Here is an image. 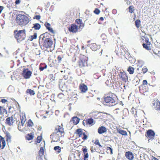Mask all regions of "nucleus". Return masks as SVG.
<instances>
[{"label":"nucleus","mask_w":160,"mask_h":160,"mask_svg":"<svg viewBox=\"0 0 160 160\" xmlns=\"http://www.w3.org/2000/svg\"><path fill=\"white\" fill-rule=\"evenodd\" d=\"M116 10H113L112 11V12H116Z\"/></svg>","instance_id":"obj_63"},{"label":"nucleus","mask_w":160,"mask_h":160,"mask_svg":"<svg viewBox=\"0 0 160 160\" xmlns=\"http://www.w3.org/2000/svg\"><path fill=\"white\" fill-rule=\"evenodd\" d=\"M148 83L147 81L146 80H144L142 81V84L141 85H143L145 86V85H147Z\"/></svg>","instance_id":"obj_53"},{"label":"nucleus","mask_w":160,"mask_h":160,"mask_svg":"<svg viewBox=\"0 0 160 160\" xmlns=\"http://www.w3.org/2000/svg\"><path fill=\"white\" fill-rule=\"evenodd\" d=\"M1 142L2 143V149L4 148L6 145V142L4 138L0 136V148L1 147Z\"/></svg>","instance_id":"obj_24"},{"label":"nucleus","mask_w":160,"mask_h":160,"mask_svg":"<svg viewBox=\"0 0 160 160\" xmlns=\"http://www.w3.org/2000/svg\"><path fill=\"white\" fill-rule=\"evenodd\" d=\"M89 157V155L88 154V153H86L83 156V159L84 160H87V158H88Z\"/></svg>","instance_id":"obj_50"},{"label":"nucleus","mask_w":160,"mask_h":160,"mask_svg":"<svg viewBox=\"0 0 160 160\" xmlns=\"http://www.w3.org/2000/svg\"><path fill=\"white\" fill-rule=\"evenodd\" d=\"M119 77L121 80L124 82H126L128 80L127 74L124 72H120L119 75Z\"/></svg>","instance_id":"obj_12"},{"label":"nucleus","mask_w":160,"mask_h":160,"mask_svg":"<svg viewBox=\"0 0 160 160\" xmlns=\"http://www.w3.org/2000/svg\"><path fill=\"white\" fill-rule=\"evenodd\" d=\"M100 12V11L97 8H95L94 11V12L96 14H98Z\"/></svg>","instance_id":"obj_49"},{"label":"nucleus","mask_w":160,"mask_h":160,"mask_svg":"<svg viewBox=\"0 0 160 160\" xmlns=\"http://www.w3.org/2000/svg\"><path fill=\"white\" fill-rule=\"evenodd\" d=\"M39 42L41 47H43L44 49L50 48L53 44L52 40L49 38H46L44 36L42 38H40Z\"/></svg>","instance_id":"obj_2"},{"label":"nucleus","mask_w":160,"mask_h":160,"mask_svg":"<svg viewBox=\"0 0 160 160\" xmlns=\"http://www.w3.org/2000/svg\"><path fill=\"white\" fill-rule=\"evenodd\" d=\"M58 61L55 60L52 61V63L54 64H57L61 62L62 59V57L60 55H59L57 57Z\"/></svg>","instance_id":"obj_27"},{"label":"nucleus","mask_w":160,"mask_h":160,"mask_svg":"<svg viewBox=\"0 0 160 160\" xmlns=\"http://www.w3.org/2000/svg\"><path fill=\"white\" fill-rule=\"evenodd\" d=\"M32 72L28 70V68L24 69L22 72V75L25 79L29 78L31 76Z\"/></svg>","instance_id":"obj_10"},{"label":"nucleus","mask_w":160,"mask_h":160,"mask_svg":"<svg viewBox=\"0 0 160 160\" xmlns=\"http://www.w3.org/2000/svg\"><path fill=\"white\" fill-rule=\"evenodd\" d=\"M27 123V126L28 127H32L33 125V123L31 119L28 120Z\"/></svg>","instance_id":"obj_43"},{"label":"nucleus","mask_w":160,"mask_h":160,"mask_svg":"<svg viewBox=\"0 0 160 160\" xmlns=\"http://www.w3.org/2000/svg\"><path fill=\"white\" fill-rule=\"evenodd\" d=\"M134 117H137V114H135V115H134Z\"/></svg>","instance_id":"obj_64"},{"label":"nucleus","mask_w":160,"mask_h":160,"mask_svg":"<svg viewBox=\"0 0 160 160\" xmlns=\"http://www.w3.org/2000/svg\"><path fill=\"white\" fill-rule=\"evenodd\" d=\"M148 70V69L146 68L143 67L142 69V71L143 73H145Z\"/></svg>","instance_id":"obj_51"},{"label":"nucleus","mask_w":160,"mask_h":160,"mask_svg":"<svg viewBox=\"0 0 160 160\" xmlns=\"http://www.w3.org/2000/svg\"><path fill=\"white\" fill-rule=\"evenodd\" d=\"M139 90L141 93H143L148 90L147 87L143 85H141L139 87Z\"/></svg>","instance_id":"obj_20"},{"label":"nucleus","mask_w":160,"mask_h":160,"mask_svg":"<svg viewBox=\"0 0 160 160\" xmlns=\"http://www.w3.org/2000/svg\"><path fill=\"white\" fill-rule=\"evenodd\" d=\"M115 52L119 56H125L126 53H128L126 49L123 46H121L119 48H118V49H116Z\"/></svg>","instance_id":"obj_8"},{"label":"nucleus","mask_w":160,"mask_h":160,"mask_svg":"<svg viewBox=\"0 0 160 160\" xmlns=\"http://www.w3.org/2000/svg\"><path fill=\"white\" fill-rule=\"evenodd\" d=\"M134 7L133 6L131 5L129 6L128 7V11L130 13H132L134 12Z\"/></svg>","instance_id":"obj_38"},{"label":"nucleus","mask_w":160,"mask_h":160,"mask_svg":"<svg viewBox=\"0 0 160 160\" xmlns=\"http://www.w3.org/2000/svg\"><path fill=\"white\" fill-rule=\"evenodd\" d=\"M94 143L96 145H98L99 147V148L102 147L101 145L100 144V143L99 142V140H96L95 141Z\"/></svg>","instance_id":"obj_45"},{"label":"nucleus","mask_w":160,"mask_h":160,"mask_svg":"<svg viewBox=\"0 0 160 160\" xmlns=\"http://www.w3.org/2000/svg\"><path fill=\"white\" fill-rule=\"evenodd\" d=\"M21 2V1L20 0H16L15 2V3L16 4H19Z\"/></svg>","instance_id":"obj_55"},{"label":"nucleus","mask_w":160,"mask_h":160,"mask_svg":"<svg viewBox=\"0 0 160 160\" xmlns=\"http://www.w3.org/2000/svg\"><path fill=\"white\" fill-rule=\"evenodd\" d=\"M80 119L77 117H74L72 118V121L74 125L77 124L79 122Z\"/></svg>","instance_id":"obj_26"},{"label":"nucleus","mask_w":160,"mask_h":160,"mask_svg":"<svg viewBox=\"0 0 160 160\" xmlns=\"http://www.w3.org/2000/svg\"><path fill=\"white\" fill-rule=\"evenodd\" d=\"M91 48L93 51H96L98 49V46L96 44L93 43L91 45Z\"/></svg>","instance_id":"obj_31"},{"label":"nucleus","mask_w":160,"mask_h":160,"mask_svg":"<svg viewBox=\"0 0 160 160\" xmlns=\"http://www.w3.org/2000/svg\"><path fill=\"white\" fill-rule=\"evenodd\" d=\"M33 18L34 19H36L38 20H39L41 18V16L39 15H35Z\"/></svg>","instance_id":"obj_48"},{"label":"nucleus","mask_w":160,"mask_h":160,"mask_svg":"<svg viewBox=\"0 0 160 160\" xmlns=\"http://www.w3.org/2000/svg\"><path fill=\"white\" fill-rule=\"evenodd\" d=\"M96 76V74H94V78H95L96 79H98V78H96L95 77Z\"/></svg>","instance_id":"obj_61"},{"label":"nucleus","mask_w":160,"mask_h":160,"mask_svg":"<svg viewBox=\"0 0 160 160\" xmlns=\"http://www.w3.org/2000/svg\"><path fill=\"white\" fill-rule=\"evenodd\" d=\"M125 156L129 160H132L134 156L132 152L130 151H128L125 152Z\"/></svg>","instance_id":"obj_15"},{"label":"nucleus","mask_w":160,"mask_h":160,"mask_svg":"<svg viewBox=\"0 0 160 160\" xmlns=\"http://www.w3.org/2000/svg\"><path fill=\"white\" fill-rule=\"evenodd\" d=\"M83 137L82 138V139L83 140V141L86 140L88 138V136L86 134L85 132L82 135Z\"/></svg>","instance_id":"obj_39"},{"label":"nucleus","mask_w":160,"mask_h":160,"mask_svg":"<svg viewBox=\"0 0 160 160\" xmlns=\"http://www.w3.org/2000/svg\"><path fill=\"white\" fill-rule=\"evenodd\" d=\"M54 149L58 153H60L61 152V148L58 146H55L54 148Z\"/></svg>","instance_id":"obj_34"},{"label":"nucleus","mask_w":160,"mask_h":160,"mask_svg":"<svg viewBox=\"0 0 160 160\" xmlns=\"http://www.w3.org/2000/svg\"><path fill=\"white\" fill-rule=\"evenodd\" d=\"M14 37L16 39L17 42H20L25 40L26 37L25 30L19 31L15 30L14 31Z\"/></svg>","instance_id":"obj_4"},{"label":"nucleus","mask_w":160,"mask_h":160,"mask_svg":"<svg viewBox=\"0 0 160 160\" xmlns=\"http://www.w3.org/2000/svg\"><path fill=\"white\" fill-rule=\"evenodd\" d=\"M64 94L62 93H60L58 95V98L60 99H62L64 98Z\"/></svg>","instance_id":"obj_46"},{"label":"nucleus","mask_w":160,"mask_h":160,"mask_svg":"<svg viewBox=\"0 0 160 160\" xmlns=\"http://www.w3.org/2000/svg\"><path fill=\"white\" fill-rule=\"evenodd\" d=\"M145 136L149 140H153L155 137V133L152 130L149 129L146 133Z\"/></svg>","instance_id":"obj_9"},{"label":"nucleus","mask_w":160,"mask_h":160,"mask_svg":"<svg viewBox=\"0 0 160 160\" xmlns=\"http://www.w3.org/2000/svg\"><path fill=\"white\" fill-rule=\"evenodd\" d=\"M116 130L119 133L124 136L127 135V132L124 130H122L120 127H116Z\"/></svg>","instance_id":"obj_16"},{"label":"nucleus","mask_w":160,"mask_h":160,"mask_svg":"<svg viewBox=\"0 0 160 160\" xmlns=\"http://www.w3.org/2000/svg\"><path fill=\"white\" fill-rule=\"evenodd\" d=\"M17 23L22 26L28 24L29 22L28 17L24 15L19 14L17 15L16 19Z\"/></svg>","instance_id":"obj_3"},{"label":"nucleus","mask_w":160,"mask_h":160,"mask_svg":"<svg viewBox=\"0 0 160 160\" xmlns=\"http://www.w3.org/2000/svg\"><path fill=\"white\" fill-rule=\"evenodd\" d=\"M14 122L13 117L12 116L7 118L6 123L9 126L12 125Z\"/></svg>","instance_id":"obj_19"},{"label":"nucleus","mask_w":160,"mask_h":160,"mask_svg":"<svg viewBox=\"0 0 160 160\" xmlns=\"http://www.w3.org/2000/svg\"><path fill=\"white\" fill-rule=\"evenodd\" d=\"M34 137V134L33 133H28L25 136L26 139L28 141L33 139Z\"/></svg>","instance_id":"obj_23"},{"label":"nucleus","mask_w":160,"mask_h":160,"mask_svg":"<svg viewBox=\"0 0 160 160\" xmlns=\"http://www.w3.org/2000/svg\"><path fill=\"white\" fill-rule=\"evenodd\" d=\"M99 20L101 21H103L104 20L103 18L102 17H101L99 18Z\"/></svg>","instance_id":"obj_58"},{"label":"nucleus","mask_w":160,"mask_h":160,"mask_svg":"<svg viewBox=\"0 0 160 160\" xmlns=\"http://www.w3.org/2000/svg\"><path fill=\"white\" fill-rule=\"evenodd\" d=\"M140 23L141 22L140 20L138 19L137 20L135 21V25L138 28L139 27L140 24Z\"/></svg>","instance_id":"obj_41"},{"label":"nucleus","mask_w":160,"mask_h":160,"mask_svg":"<svg viewBox=\"0 0 160 160\" xmlns=\"http://www.w3.org/2000/svg\"><path fill=\"white\" fill-rule=\"evenodd\" d=\"M79 60L78 62V65L80 68L87 66L88 57L82 54H80Z\"/></svg>","instance_id":"obj_6"},{"label":"nucleus","mask_w":160,"mask_h":160,"mask_svg":"<svg viewBox=\"0 0 160 160\" xmlns=\"http://www.w3.org/2000/svg\"><path fill=\"white\" fill-rule=\"evenodd\" d=\"M79 89L82 93L85 92L88 90L87 86L84 83H81L79 84Z\"/></svg>","instance_id":"obj_13"},{"label":"nucleus","mask_w":160,"mask_h":160,"mask_svg":"<svg viewBox=\"0 0 160 160\" xmlns=\"http://www.w3.org/2000/svg\"><path fill=\"white\" fill-rule=\"evenodd\" d=\"M152 160H159L158 159H157V158L154 157H153L152 158Z\"/></svg>","instance_id":"obj_59"},{"label":"nucleus","mask_w":160,"mask_h":160,"mask_svg":"<svg viewBox=\"0 0 160 160\" xmlns=\"http://www.w3.org/2000/svg\"><path fill=\"white\" fill-rule=\"evenodd\" d=\"M127 71L130 74H133L134 71V69L131 66H129L127 69Z\"/></svg>","instance_id":"obj_32"},{"label":"nucleus","mask_w":160,"mask_h":160,"mask_svg":"<svg viewBox=\"0 0 160 160\" xmlns=\"http://www.w3.org/2000/svg\"><path fill=\"white\" fill-rule=\"evenodd\" d=\"M79 28H80L78 26L75 24H72L68 28V30L70 32L76 33L78 32V30Z\"/></svg>","instance_id":"obj_11"},{"label":"nucleus","mask_w":160,"mask_h":160,"mask_svg":"<svg viewBox=\"0 0 160 160\" xmlns=\"http://www.w3.org/2000/svg\"><path fill=\"white\" fill-rule=\"evenodd\" d=\"M90 150L92 152H93L96 151V149L93 148L92 146L91 147Z\"/></svg>","instance_id":"obj_52"},{"label":"nucleus","mask_w":160,"mask_h":160,"mask_svg":"<svg viewBox=\"0 0 160 160\" xmlns=\"http://www.w3.org/2000/svg\"><path fill=\"white\" fill-rule=\"evenodd\" d=\"M104 8H102V11H104L106 10V8L105 7H104Z\"/></svg>","instance_id":"obj_62"},{"label":"nucleus","mask_w":160,"mask_h":160,"mask_svg":"<svg viewBox=\"0 0 160 160\" xmlns=\"http://www.w3.org/2000/svg\"><path fill=\"white\" fill-rule=\"evenodd\" d=\"M47 66L46 65L44 64H41L40 65L39 68L40 71H43L44 69L47 68Z\"/></svg>","instance_id":"obj_36"},{"label":"nucleus","mask_w":160,"mask_h":160,"mask_svg":"<svg viewBox=\"0 0 160 160\" xmlns=\"http://www.w3.org/2000/svg\"><path fill=\"white\" fill-rule=\"evenodd\" d=\"M40 94L38 93L37 95V97L38 98H41V97H40Z\"/></svg>","instance_id":"obj_60"},{"label":"nucleus","mask_w":160,"mask_h":160,"mask_svg":"<svg viewBox=\"0 0 160 160\" xmlns=\"http://www.w3.org/2000/svg\"><path fill=\"white\" fill-rule=\"evenodd\" d=\"M3 9V6H0V14L1 13Z\"/></svg>","instance_id":"obj_57"},{"label":"nucleus","mask_w":160,"mask_h":160,"mask_svg":"<svg viewBox=\"0 0 160 160\" xmlns=\"http://www.w3.org/2000/svg\"><path fill=\"white\" fill-rule=\"evenodd\" d=\"M101 37L102 38V37L103 38V39H105L106 38V35L105 34H102V35H101Z\"/></svg>","instance_id":"obj_56"},{"label":"nucleus","mask_w":160,"mask_h":160,"mask_svg":"<svg viewBox=\"0 0 160 160\" xmlns=\"http://www.w3.org/2000/svg\"><path fill=\"white\" fill-rule=\"evenodd\" d=\"M41 27L40 25L38 23H36L33 24V26L32 28L35 30H39Z\"/></svg>","instance_id":"obj_29"},{"label":"nucleus","mask_w":160,"mask_h":160,"mask_svg":"<svg viewBox=\"0 0 160 160\" xmlns=\"http://www.w3.org/2000/svg\"><path fill=\"white\" fill-rule=\"evenodd\" d=\"M37 38V34L36 33H34L33 35L29 37V39L30 41H32L34 39H36Z\"/></svg>","instance_id":"obj_37"},{"label":"nucleus","mask_w":160,"mask_h":160,"mask_svg":"<svg viewBox=\"0 0 160 160\" xmlns=\"http://www.w3.org/2000/svg\"><path fill=\"white\" fill-rule=\"evenodd\" d=\"M44 150L43 148L42 147L40 148V150L38 154L40 158H41L44 155Z\"/></svg>","instance_id":"obj_33"},{"label":"nucleus","mask_w":160,"mask_h":160,"mask_svg":"<svg viewBox=\"0 0 160 160\" xmlns=\"http://www.w3.org/2000/svg\"><path fill=\"white\" fill-rule=\"evenodd\" d=\"M42 139V136H38L37 137L36 143H39L41 141Z\"/></svg>","instance_id":"obj_42"},{"label":"nucleus","mask_w":160,"mask_h":160,"mask_svg":"<svg viewBox=\"0 0 160 160\" xmlns=\"http://www.w3.org/2000/svg\"><path fill=\"white\" fill-rule=\"evenodd\" d=\"M44 25L46 28L47 29H48L49 31L52 33H54V32L52 28L50 27L51 25L48 22H45Z\"/></svg>","instance_id":"obj_25"},{"label":"nucleus","mask_w":160,"mask_h":160,"mask_svg":"<svg viewBox=\"0 0 160 160\" xmlns=\"http://www.w3.org/2000/svg\"><path fill=\"white\" fill-rule=\"evenodd\" d=\"M84 132H83L82 129L79 128L77 129L75 132V133L77 135V136L78 138H80L82 136L83 134L84 133Z\"/></svg>","instance_id":"obj_18"},{"label":"nucleus","mask_w":160,"mask_h":160,"mask_svg":"<svg viewBox=\"0 0 160 160\" xmlns=\"http://www.w3.org/2000/svg\"><path fill=\"white\" fill-rule=\"evenodd\" d=\"M75 22L78 25H79L78 27L81 28H82L84 27V24L82 22V20L80 18L76 19L75 20Z\"/></svg>","instance_id":"obj_22"},{"label":"nucleus","mask_w":160,"mask_h":160,"mask_svg":"<svg viewBox=\"0 0 160 160\" xmlns=\"http://www.w3.org/2000/svg\"><path fill=\"white\" fill-rule=\"evenodd\" d=\"M7 113L6 109L0 106V115L3 114L5 113L7 114Z\"/></svg>","instance_id":"obj_28"},{"label":"nucleus","mask_w":160,"mask_h":160,"mask_svg":"<svg viewBox=\"0 0 160 160\" xmlns=\"http://www.w3.org/2000/svg\"><path fill=\"white\" fill-rule=\"evenodd\" d=\"M13 109H14V108L13 107H12L11 106H10L8 108V112L9 113L12 112L13 111Z\"/></svg>","instance_id":"obj_47"},{"label":"nucleus","mask_w":160,"mask_h":160,"mask_svg":"<svg viewBox=\"0 0 160 160\" xmlns=\"http://www.w3.org/2000/svg\"><path fill=\"white\" fill-rule=\"evenodd\" d=\"M65 134L63 126L57 125L55 127V130L50 135V138L52 142H58L60 141L61 138L64 137Z\"/></svg>","instance_id":"obj_1"},{"label":"nucleus","mask_w":160,"mask_h":160,"mask_svg":"<svg viewBox=\"0 0 160 160\" xmlns=\"http://www.w3.org/2000/svg\"><path fill=\"white\" fill-rule=\"evenodd\" d=\"M152 106L156 110H160V102L158 100H156L153 101Z\"/></svg>","instance_id":"obj_14"},{"label":"nucleus","mask_w":160,"mask_h":160,"mask_svg":"<svg viewBox=\"0 0 160 160\" xmlns=\"http://www.w3.org/2000/svg\"><path fill=\"white\" fill-rule=\"evenodd\" d=\"M106 149L108 153H110L111 154L113 153L112 149L111 147H107Z\"/></svg>","instance_id":"obj_44"},{"label":"nucleus","mask_w":160,"mask_h":160,"mask_svg":"<svg viewBox=\"0 0 160 160\" xmlns=\"http://www.w3.org/2000/svg\"><path fill=\"white\" fill-rule=\"evenodd\" d=\"M107 131V129L104 126H101L98 129V132L100 134L104 133Z\"/></svg>","instance_id":"obj_21"},{"label":"nucleus","mask_w":160,"mask_h":160,"mask_svg":"<svg viewBox=\"0 0 160 160\" xmlns=\"http://www.w3.org/2000/svg\"><path fill=\"white\" fill-rule=\"evenodd\" d=\"M141 38L142 40H144L145 39V43H143L142 44L143 47L144 48L147 50H151V47L150 46L151 43L149 41V39L148 38H145L144 36H142Z\"/></svg>","instance_id":"obj_7"},{"label":"nucleus","mask_w":160,"mask_h":160,"mask_svg":"<svg viewBox=\"0 0 160 160\" xmlns=\"http://www.w3.org/2000/svg\"><path fill=\"white\" fill-rule=\"evenodd\" d=\"M82 150L83 152L84 155L86 153H88V149L85 146H83L82 149Z\"/></svg>","instance_id":"obj_40"},{"label":"nucleus","mask_w":160,"mask_h":160,"mask_svg":"<svg viewBox=\"0 0 160 160\" xmlns=\"http://www.w3.org/2000/svg\"><path fill=\"white\" fill-rule=\"evenodd\" d=\"M1 102L3 103H5L7 102V100L5 99H3L1 100Z\"/></svg>","instance_id":"obj_54"},{"label":"nucleus","mask_w":160,"mask_h":160,"mask_svg":"<svg viewBox=\"0 0 160 160\" xmlns=\"http://www.w3.org/2000/svg\"><path fill=\"white\" fill-rule=\"evenodd\" d=\"M26 92L27 94H28L31 96H33L35 94L34 91L31 89H27L26 90Z\"/></svg>","instance_id":"obj_30"},{"label":"nucleus","mask_w":160,"mask_h":160,"mask_svg":"<svg viewBox=\"0 0 160 160\" xmlns=\"http://www.w3.org/2000/svg\"><path fill=\"white\" fill-rule=\"evenodd\" d=\"M93 119L91 118H90L86 120H84L83 121V124L84 126L85 125V123L87 125H91L93 123Z\"/></svg>","instance_id":"obj_17"},{"label":"nucleus","mask_w":160,"mask_h":160,"mask_svg":"<svg viewBox=\"0 0 160 160\" xmlns=\"http://www.w3.org/2000/svg\"><path fill=\"white\" fill-rule=\"evenodd\" d=\"M115 96L114 94H113L111 96H107L104 98V100L103 102L104 104L105 103L107 104V105H111L112 106L114 105H116L117 103L116 102L115 98L113 97V96Z\"/></svg>","instance_id":"obj_5"},{"label":"nucleus","mask_w":160,"mask_h":160,"mask_svg":"<svg viewBox=\"0 0 160 160\" xmlns=\"http://www.w3.org/2000/svg\"><path fill=\"white\" fill-rule=\"evenodd\" d=\"M6 141L8 142H10L11 140V136L10 134L8 132L6 133Z\"/></svg>","instance_id":"obj_35"}]
</instances>
